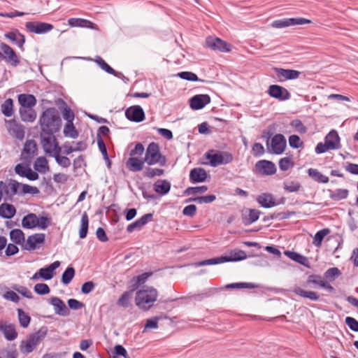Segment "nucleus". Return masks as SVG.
Wrapping results in <instances>:
<instances>
[{
    "label": "nucleus",
    "mask_w": 358,
    "mask_h": 358,
    "mask_svg": "<svg viewBox=\"0 0 358 358\" xmlns=\"http://www.w3.org/2000/svg\"><path fill=\"white\" fill-rule=\"evenodd\" d=\"M41 133L55 134L60 130L62 120L55 108L45 109L39 117Z\"/></svg>",
    "instance_id": "f257e3e1"
},
{
    "label": "nucleus",
    "mask_w": 358,
    "mask_h": 358,
    "mask_svg": "<svg viewBox=\"0 0 358 358\" xmlns=\"http://www.w3.org/2000/svg\"><path fill=\"white\" fill-rule=\"evenodd\" d=\"M157 291L152 287H144L136 292L135 303L136 306L143 310H149L157 299Z\"/></svg>",
    "instance_id": "f03ea898"
},
{
    "label": "nucleus",
    "mask_w": 358,
    "mask_h": 358,
    "mask_svg": "<svg viewBox=\"0 0 358 358\" xmlns=\"http://www.w3.org/2000/svg\"><path fill=\"white\" fill-rule=\"evenodd\" d=\"M48 334V328L41 327L36 332L29 334L27 339L22 341L20 349L23 354L31 353L36 346L45 338Z\"/></svg>",
    "instance_id": "7ed1b4c3"
},
{
    "label": "nucleus",
    "mask_w": 358,
    "mask_h": 358,
    "mask_svg": "<svg viewBox=\"0 0 358 358\" xmlns=\"http://www.w3.org/2000/svg\"><path fill=\"white\" fill-rule=\"evenodd\" d=\"M271 135L272 133L270 131H264L263 134V137L266 138V145L268 152L275 155L282 154L287 146L285 137L281 134H278L273 136L271 141H269Z\"/></svg>",
    "instance_id": "20e7f679"
},
{
    "label": "nucleus",
    "mask_w": 358,
    "mask_h": 358,
    "mask_svg": "<svg viewBox=\"0 0 358 358\" xmlns=\"http://www.w3.org/2000/svg\"><path fill=\"white\" fill-rule=\"evenodd\" d=\"M144 162L148 165L159 164L161 166L166 165V159L161 154L159 145L157 143L152 142L148 145Z\"/></svg>",
    "instance_id": "39448f33"
},
{
    "label": "nucleus",
    "mask_w": 358,
    "mask_h": 358,
    "mask_svg": "<svg viewBox=\"0 0 358 358\" xmlns=\"http://www.w3.org/2000/svg\"><path fill=\"white\" fill-rule=\"evenodd\" d=\"M206 158L209 160L210 165L213 167L222 164H228L232 162L233 155L228 152L216 151L210 150L205 154Z\"/></svg>",
    "instance_id": "423d86ee"
},
{
    "label": "nucleus",
    "mask_w": 358,
    "mask_h": 358,
    "mask_svg": "<svg viewBox=\"0 0 358 358\" xmlns=\"http://www.w3.org/2000/svg\"><path fill=\"white\" fill-rule=\"evenodd\" d=\"M41 144L46 155L52 157L55 153H60L62 148L59 145L54 134H40Z\"/></svg>",
    "instance_id": "0eeeda50"
},
{
    "label": "nucleus",
    "mask_w": 358,
    "mask_h": 358,
    "mask_svg": "<svg viewBox=\"0 0 358 358\" xmlns=\"http://www.w3.org/2000/svg\"><path fill=\"white\" fill-rule=\"evenodd\" d=\"M206 45L207 48L222 52H229L231 50V45L220 38L215 36H208L206 39Z\"/></svg>",
    "instance_id": "6e6552de"
},
{
    "label": "nucleus",
    "mask_w": 358,
    "mask_h": 358,
    "mask_svg": "<svg viewBox=\"0 0 358 358\" xmlns=\"http://www.w3.org/2000/svg\"><path fill=\"white\" fill-rule=\"evenodd\" d=\"M0 184L4 194V200L12 201L15 195H20V182L11 179L8 182L0 181Z\"/></svg>",
    "instance_id": "1a4fd4ad"
},
{
    "label": "nucleus",
    "mask_w": 358,
    "mask_h": 358,
    "mask_svg": "<svg viewBox=\"0 0 358 358\" xmlns=\"http://www.w3.org/2000/svg\"><path fill=\"white\" fill-rule=\"evenodd\" d=\"M45 235L43 233H36L30 235L24 241L22 245V250L33 251L39 248L38 245H42L45 243Z\"/></svg>",
    "instance_id": "9d476101"
},
{
    "label": "nucleus",
    "mask_w": 358,
    "mask_h": 358,
    "mask_svg": "<svg viewBox=\"0 0 358 358\" xmlns=\"http://www.w3.org/2000/svg\"><path fill=\"white\" fill-rule=\"evenodd\" d=\"M26 29L36 34H43L52 31L54 28L53 25L42 22H27L25 24Z\"/></svg>",
    "instance_id": "9b49d317"
},
{
    "label": "nucleus",
    "mask_w": 358,
    "mask_h": 358,
    "mask_svg": "<svg viewBox=\"0 0 358 358\" xmlns=\"http://www.w3.org/2000/svg\"><path fill=\"white\" fill-rule=\"evenodd\" d=\"M311 21L310 20L303 17L284 18L273 21L271 25L274 28L281 29L290 26L308 24Z\"/></svg>",
    "instance_id": "f8f14e48"
},
{
    "label": "nucleus",
    "mask_w": 358,
    "mask_h": 358,
    "mask_svg": "<svg viewBox=\"0 0 358 358\" xmlns=\"http://www.w3.org/2000/svg\"><path fill=\"white\" fill-rule=\"evenodd\" d=\"M268 94L270 96L279 101H286L291 97V94L287 89L278 85H270L268 89Z\"/></svg>",
    "instance_id": "ddd939ff"
},
{
    "label": "nucleus",
    "mask_w": 358,
    "mask_h": 358,
    "mask_svg": "<svg viewBox=\"0 0 358 358\" xmlns=\"http://www.w3.org/2000/svg\"><path fill=\"white\" fill-rule=\"evenodd\" d=\"M273 71L276 75L277 79L280 82H283L287 80H295L301 75L300 71L293 69L274 68Z\"/></svg>",
    "instance_id": "4468645a"
},
{
    "label": "nucleus",
    "mask_w": 358,
    "mask_h": 358,
    "mask_svg": "<svg viewBox=\"0 0 358 358\" xmlns=\"http://www.w3.org/2000/svg\"><path fill=\"white\" fill-rule=\"evenodd\" d=\"M0 331L7 341H14L17 337L15 325L0 319Z\"/></svg>",
    "instance_id": "2eb2a0df"
},
{
    "label": "nucleus",
    "mask_w": 358,
    "mask_h": 358,
    "mask_svg": "<svg viewBox=\"0 0 358 358\" xmlns=\"http://www.w3.org/2000/svg\"><path fill=\"white\" fill-rule=\"evenodd\" d=\"M126 117L135 122H142L145 119V113L140 106H133L125 111Z\"/></svg>",
    "instance_id": "dca6fc26"
},
{
    "label": "nucleus",
    "mask_w": 358,
    "mask_h": 358,
    "mask_svg": "<svg viewBox=\"0 0 358 358\" xmlns=\"http://www.w3.org/2000/svg\"><path fill=\"white\" fill-rule=\"evenodd\" d=\"M258 172L262 175L271 176L276 172V167L273 162L267 160H260L255 164Z\"/></svg>",
    "instance_id": "f3484780"
},
{
    "label": "nucleus",
    "mask_w": 358,
    "mask_h": 358,
    "mask_svg": "<svg viewBox=\"0 0 358 358\" xmlns=\"http://www.w3.org/2000/svg\"><path fill=\"white\" fill-rule=\"evenodd\" d=\"M49 303L54 307L55 313L61 316H66L69 310L64 302L57 296H53L49 299Z\"/></svg>",
    "instance_id": "a211bd4d"
},
{
    "label": "nucleus",
    "mask_w": 358,
    "mask_h": 358,
    "mask_svg": "<svg viewBox=\"0 0 358 358\" xmlns=\"http://www.w3.org/2000/svg\"><path fill=\"white\" fill-rule=\"evenodd\" d=\"M8 123L9 124V134L18 140H22L25 134L24 126L17 123L15 120H8Z\"/></svg>",
    "instance_id": "6ab92c4d"
},
{
    "label": "nucleus",
    "mask_w": 358,
    "mask_h": 358,
    "mask_svg": "<svg viewBox=\"0 0 358 358\" xmlns=\"http://www.w3.org/2000/svg\"><path fill=\"white\" fill-rule=\"evenodd\" d=\"M210 102L208 94H197L190 99V107L194 110L203 108Z\"/></svg>",
    "instance_id": "aec40b11"
},
{
    "label": "nucleus",
    "mask_w": 358,
    "mask_h": 358,
    "mask_svg": "<svg viewBox=\"0 0 358 358\" xmlns=\"http://www.w3.org/2000/svg\"><path fill=\"white\" fill-rule=\"evenodd\" d=\"M0 48L5 55V58H6L7 61L13 66H16L20 64V60L15 52L8 45L1 43Z\"/></svg>",
    "instance_id": "412c9836"
},
{
    "label": "nucleus",
    "mask_w": 358,
    "mask_h": 358,
    "mask_svg": "<svg viewBox=\"0 0 358 358\" xmlns=\"http://www.w3.org/2000/svg\"><path fill=\"white\" fill-rule=\"evenodd\" d=\"M257 201L263 208H269L275 206L278 203L275 201L273 195L270 193H262L257 198Z\"/></svg>",
    "instance_id": "4be33fe9"
},
{
    "label": "nucleus",
    "mask_w": 358,
    "mask_h": 358,
    "mask_svg": "<svg viewBox=\"0 0 358 358\" xmlns=\"http://www.w3.org/2000/svg\"><path fill=\"white\" fill-rule=\"evenodd\" d=\"M206 178L207 173L202 168H194L190 171L189 180L192 183L203 182Z\"/></svg>",
    "instance_id": "5701e85b"
},
{
    "label": "nucleus",
    "mask_w": 358,
    "mask_h": 358,
    "mask_svg": "<svg viewBox=\"0 0 358 358\" xmlns=\"http://www.w3.org/2000/svg\"><path fill=\"white\" fill-rule=\"evenodd\" d=\"M324 141L331 150L340 148V137L335 130H331L325 137Z\"/></svg>",
    "instance_id": "b1692460"
},
{
    "label": "nucleus",
    "mask_w": 358,
    "mask_h": 358,
    "mask_svg": "<svg viewBox=\"0 0 358 358\" xmlns=\"http://www.w3.org/2000/svg\"><path fill=\"white\" fill-rule=\"evenodd\" d=\"M60 266L59 261L54 262L48 266L40 268V275L41 278L45 280H49L54 276V271Z\"/></svg>",
    "instance_id": "393cba45"
},
{
    "label": "nucleus",
    "mask_w": 358,
    "mask_h": 358,
    "mask_svg": "<svg viewBox=\"0 0 358 358\" xmlns=\"http://www.w3.org/2000/svg\"><path fill=\"white\" fill-rule=\"evenodd\" d=\"M87 144L83 141L73 142V145L65 143L63 145L64 153L66 155L76 151H83L86 149Z\"/></svg>",
    "instance_id": "a878e982"
},
{
    "label": "nucleus",
    "mask_w": 358,
    "mask_h": 358,
    "mask_svg": "<svg viewBox=\"0 0 358 358\" xmlns=\"http://www.w3.org/2000/svg\"><path fill=\"white\" fill-rule=\"evenodd\" d=\"M145 162L144 160L131 156L126 162V167L130 171L138 172L143 169Z\"/></svg>",
    "instance_id": "bb28decb"
},
{
    "label": "nucleus",
    "mask_w": 358,
    "mask_h": 358,
    "mask_svg": "<svg viewBox=\"0 0 358 358\" xmlns=\"http://www.w3.org/2000/svg\"><path fill=\"white\" fill-rule=\"evenodd\" d=\"M5 37L10 41L15 43L20 48H22L25 43L24 36L18 30L6 33Z\"/></svg>",
    "instance_id": "cd10ccee"
},
{
    "label": "nucleus",
    "mask_w": 358,
    "mask_h": 358,
    "mask_svg": "<svg viewBox=\"0 0 358 358\" xmlns=\"http://www.w3.org/2000/svg\"><path fill=\"white\" fill-rule=\"evenodd\" d=\"M38 217L34 213H29L22 220V226L24 229H34L37 227Z\"/></svg>",
    "instance_id": "c85d7f7f"
},
{
    "label": "nucleus",
    "mask_w": 358,
    "mask_h": 358,
    "mask_svg": "<svg viewBox=\"0 0 358 358\" xmlns=\"http://www.w3.org/2000/svg\"><path fill=\"white\" fill-rule=\"evenodd\" d=\"M21 108H32L36 104V99L32 94H21L18 96Z\"/></svg>",
    "instance_id": "c756f323"
},
{
    "label": "nucleus",
    "mask_w": 358,
    "mask_h": 358,
    "mask_svg": "<svg viewBox=\"0 0 358 358\" xmlns=\"http://www.w3.org/2000/svg\"><path fill=\"white\" fill-rule=\"evenodd\" d=\"M16 213V209L12 204L4 203L0 205V216L3 218L10 219Z\"/></svg>",
    "instance_id": "7c9ffc66"
},
{
    "label": "nucleus",
    "mask_w": 358,
    "mask_h": 358,
    "mask_svg": "<svg viewBox=\"0 0 358 358\" xmlns=\"http://www.w3.org/2000/svg\"><path fill=\"white\" fill-rule=\"evenodd\" d=\"M20 115L23 122H32L36 118V113L31 108H21Z\"/></svg>",
    "instance_id": "2f4dec72"
},
{
    "label": "nucleus",
    "mask_w": 358,
    "mask_h": 358,
    "mask_svg": "<svg viewBox=\"0 0 358 358\" xmlns=\"http://www.w3.org/2000/svg\"><path fill=\"white\" fill-rule=\"evenodd\" d=\"M68 23L71 27H79L94 29V24L85 19L72 17L69 19Z\"/></svg>",
    "instance_id": "473e14b6"
},
{
    "label": "nucleus",
    "mask_w": 358,
    "mask_h": 358,
    "mask_svg": "<svg viewBox=\"0 0 358 358\" xmlns=\"http://www.w3.org/2000/svg\"><path fill=\"white\" fill-rule=\"evenodd\" d=\"M10 238L15 244L20 245L22 248L24 243L25 236L24 232L19 229H15L10 231Z\"/></svg>",
    "instance_id": "72a5a7b5"
},
{
    "label": "nucleus",
    "mask_w": 358,
    "mask_h": 358,
    "mask_svg": "<svg viewBox=\"0 0 358 358\" xmlns=\"http://www.w3.org/2000/svg\"><path fill=\"white\" fill-rule=\"evenodd\" d=\"M224 262H238L247 258L246 253L241 250H234L230 252L229 256H224Z\"/></svg>",
    "instance_id": "f704fd0d"
},
{
    "label": "nucleus",
    "mask_w": 358,
    "mask_h": 358,
    "mask_svg": "<svg viewBox=\"0 0 358 358\" xmlns=\"http://www.w3.org/2000/svg\"><path fill=\"white\" fill-rule=\"evenodd\" d=\"M34 168L36 171L41 173H45L50 169L48 162L45 157H38L34 164Z\"/></svg>",
    "instance_id": "c9c22d12"
},
{
    "label": "nucleus",
    "mask_w": 358,
    "mask_h": 358,
    "mask_svg": "<svg viewBox=\"0 0 358 358\" xmlns=\"http://www.w3.org/2000/svg\"><path fill=\"white\" fill-rule=\"evenodd\" d=\"M171 189V184L167 180H159L154 184V190L162 195L166 194Z\"/></svg>",
    "instance_id": "e433bc0d"
},
{
    "label": "nucleus",
    "mask_w": 358,
    "mask_h": 358,
    "mask_svg": "<svg viewBox=\"0 0 358 358\" xmlns=\"http://www.w3.org/2000/svg\"><path fill=\"white\" fill-rule=\"evenodd\" d=\"M23 152L27 154L29 157H32L37 155V144L34 140H28L24 145Z\"/></svg>",
    "instance_id": "4c0bfd02"
},
{
    "label": "nucleus",
    "mask_w": 358,
    "mask_h": 358,
    "mask_svg": "<svg viewBox=\"0 0 358 358\" xmlns=\"http://www.w3.org/2000/svg\"><path fill=\"white\" fill-rule=\"evenodd\" d=\"M308 173L315 181L320 183H327L329 178L322 174L317 169L310 168L308 170Z\"/></svg>",
    "instance_id": "58836bf2"
},
{
    "label": "nucleus",
    "mask_w": 358,
    "mask_h": 358,
    "mask_svg": "<svg viewBox=\"0 0 358 358\" xmlns=\"http://www.w3.org/2000/svg\"><path fill=\"white\" fill-rule=\"evenodd\" d=\"M294 292L299 296L307 298L313 301H316L319 299V295L317 293L313 291H306L300 287H296L294 289Z\"/></svg>",
    "instance_id": "ea45409f"
},
{
    "label": "nucleus",
    "mask_w": 358,
    "mask_h": 358,
    "mask_svg": "<svg viewBox=\"0 0 358 358\" xmlns=\"http://www.w3.org/2000/svg\"><path fill=\"white\" fill-rule=\"evenodd\" d=\"M134 289L124 292L117 301V304L123 308H128L130 306V301L133 296Z\"/></svg>",
    "instance_id": "a19ab883"
},
{
    "label": "nucleus",
    "mask_w": 358,
    "mask_h": 358,
    "mask_svg": "<svg viewBox=\"0 0 358 358\" xmlns=\"http://www.w3.org/2000/svg\"><path fill=\"white\" fill-rule=\"evenodd\" d=\"M1 113L6 117H11L13 115V100L10 98L7 99L1 106Z\"/></svg>",
    "instance_id": "79ce46f5"
},
{
    "label": "nucleus",
    "mask_w": 358,
    "mask_h": 358,
    "mask_svg": "<svg viewBox=\"0 0 358 358\" xmlns=\"http://www.w3.org/2000/svg\"><path fill=\"white\" fill-rule=\"evenodd\" d=\"M89 224V218L87 214L85 212L81 217V224L79 230V236L80 238H85L87 236Z\"/></svg>",
    "instance_id": "37998d69"
},
{
    "label": "nucleus",
    "mask_w": 358,
    "mask_h": 358,
    "mask_svg": "<svg viewBox=\"0 0 358 358\" xmlns=\"http://www.w3.org/2000/svg\"><path fill=\"white\" fill-rule=\"evenodd\" d=\"M283 188L288 192H297L301 188V185L296 180L285 181L283 182Z\"/></svg>",
    "instance_id": "c03bdc74"
},
{
    "label": "nucleus",
    "mask_w": 358,
    "mask_h": 358,
    "mask_svg": "<svg viewBox=\"0 0 358 358\" xmlns=\"http://www.w3.org/2000/svg\"><path fill=\"white\" fill-rule=\"evenodd\" d=\"M40 192L36 187H33L27 184L20 182V196H24L27 194L32 195L38 194Z\"/></svg>",
    "instance_id": "a18cd8bd"
},
{
    "label": "nucleus",
    "mask_w": 358,
    "mask_h": 358,
    "mask_svg": "<svg viewBox=\"0 0 358 358\" xmlns=\"http://www.w3.org/2000/svg\"><path fill=\"white\" fill-rule=\"evenodd\" d=\"M224 262H224V256H221V257L196 262L194 264V265L196 267H199V266H207V265L218 264H222V263H224Z\"/></svg>",
    "instance_id": "49530a36"
},
{
    "label": "nucleus",
    "mask_w": 358,
    "mask_h": 358,
    "mask_svg": "<svg viewBox=\"0 0 358 358\" xmlns=\"http://www.w3.org/2000/svg\"><path fill=\"white\" fill-rule=\"evenodd\" d=\"M330 232V230L329 229H323L322 230H320L317 231L314 238L313 243L316 247H320L322 244V242L324 239V238Z\"/></svg>",
    "instance_id": "de8ad7c7"
},
{
    "label": "nucleus",
    "mask_w": 358,
    "mask_h": 358,
    "mask_svg": "<svg viewBox=\"0 0 358 358\" xmlns=\"http://www.w3.org/2000/svg\"><path fill=\"white\" fill-rule=\"evenodd\" d=\"M64 134L65 136L71 137L72 138L78 137V133L76 130L73 122H66L64 128Z\"/></svg>",
    "instance_id": "09e8293b"
},
{
    "label": "nucleus",
    "mask_w": 358,
    "mask_h": 358,
    "mask_svg": "<svg viewBox=\"0 0 358 358\" xmlns=\"http://www.w3.org/2000/svg\"><path fill=\"white\" fill-rule=\"evenodd\" d=\"M348 196V190L346 189H337L330 194V198L335 201L346 199Z\"/></svg>",
    "instance_id": "8fccbe9b"
},
{
    "label": "nucleus",
    "mask_w": 358,
    "mask_h": 358,
    "mask_svg": "<svg viewBox=\"0 0 358 358\" xmlns=\"http://www.w3.org/2000/svg\"><path fill=\"white\" fill-rule=\"evenodd\" d=\"M17 316L20 324L23 328H27L31 321V317L25 313L22 309L17 310Z\"/></svg>",
    "instance_id": "3c124183"
},
{
    "label": "nucleus",
    "mask_w": 358,
    "mask_h": 358,
    "mask_svg": "<svg viewBox=\"0 0 358 358\" xmlns=\"http://www.w3.org/2000/svg\"><path fill=\"white\" fill-rule=\"evenodd\" d=\"M75 275V269L69 266L63 273L62 276V282L64 285L69 284Z\"/></svg>",
    "instance_id": "603ef678"
},
{
    "label": "nucleus",
    "mask_w": 358,
    "mask_h": 358,
    "mask_svg": "<svg viewBox=\"0 0 358 358\" xmlns=\"http://www.w3.org/2000/svg\"><path fill=\"white\" fill-rule=\"evenodd\" d=\"M257 286L251 282H235L226 285L227 289H253Z\"/></svg>",
    "instance_id": "864d4df0"
},
{
    "label": "nucleus",
    "mask_w": 358,
    "mask_h": 358,
    "mask_svg": "<svg viewBox=\"0 0 358 358\" xmlns=\"http://www.w3.org/2000/svg\"><path fill=\"white\" fill-rule=\"evenodd\" d=\"M285 255L286 256H287L289 259H291L292 260H294L296 262H298L301 264H303L304 265L305 264V262L307 260L306 259V257H305L304 256L296 252H292V251H285Z\"/></svg>",
    "instance_id": "5fc2aeb1"
},
{
    "label": "nucleus",
    "mask_w": 358,
    "mask_h": 358,
    "mask_svg": "<svg viewBox=\"0 0 358 358\" xmlns=\"http://www.w3.org/2000/svg\"><path fill=\"white\" fill-rule=\"evenodd\" d=\"M60 153H55L52 157H55L57 163L63 168H68L71 166V160L66 156H60Z\"/></svg>",
    "instance_id": "6e6d98bb"
},
{
    "label": "nucleus",
    "mask_w": 358,
    "mask_h": 358,
    "mask_svg": "<svg viewBox=\"0 0 358 358\" xmlns=\"http://www.w3.org/2000/svg\"><path fill=\"white\" fill-rule=\"evenodd\" d=\"M208 190V187L206 185L198 187H190L185 190V195L203 194Z\"/></svg>",
    "instance_id": "4d7b16f0"
},
{
    "label": "nucleus",
    "mask_w": 358,
    "mask_h": 358,
    "mask_svg": "<svg viewBox=\"0 0 358 358\" xmlns=\"http://www.w3.org/2000/svg\"><path fill=\"white\" fill-rule=\"evenodd\" d=\"M259 210L256 209H250L248 217L244 221L245 224L248 225L256 222L259 217Z\"/></svg>",
    "instance_id": "13d9d810"
},
{
    "label": "nucleus",
    "mask_w": 358,
    "mask_h": 358,
    "mask_svg": "<svg viewBox=\"0 0 358 358\" xmlns=\"http://www.w3.org/2000/svg\"><path fill=\"white\" fill-rule=\"evenodd\" d=\"M164 170L161 169H153V168H147L143 172V175L147 178H154L155 176H160L164 174Z\"/></svg>",
    "instance_id": "bf43d9fd"
},
{
    "label": "nucleus",
    "mask_w": 358,
    "mask_h": 358,
    "mask_svg": "<svg viewBox=\"0 0 358 358\" xmlns=\"http://www.w3.org/2000/svg\"><path fill=\"white\" fill-rule=\"evenodd\" d=\"M279 168L280 170L285 171L294 166L291 157H283L279 160Z\"/></svg>",
    "instance_id": "052dcab7"
},
{
    "label": "nucleus",
    "mask_w": 358,
    "mask_h": 358,
    "mask_svg": "<svg viewBox=\"0 0 358 358\" xmlns=\"http://www.w3.org/2000/svg\"><path fill=\"white\" fill-rule=\"evenodd\" d=\"M95 61L99 66L106 73L109 74L115 73V71L112 67H110L101 57H97Z\"/></svg>",
    "instance_id": "680f3d73"
},
{
    "label": "nucleus",
    "mask_w": 358,
    "mask_h": 358,
    "mask_svg": "<svg viewBox=\"0 0 358 358\" xmlns=\"http://www.w3.org/2000/svg\"><path fill=\"white\" fill-rule=\"evenodd\" d=\"M289 144L291 148H299L303 147V142L301 140L299 136L294 134L289 137Z\"/></svg>",
    "instance_id": "e2e57ef3"
},
{
    "label": "nucleus",
    "mask_w": 358,
    "mask_h": 358,
    "mask_svg": "<svg viewBox=\"0 0 358 358\" xmlns=\"http://www.w3.org/2000/svg\"><path fill=\"white\" fill-rule=\"evenodd\" d=\"M34 292L40 295L48 294L50 292V289L47 284L38 283L34 286Z\"/></svg>",
    "instance_id": "0e129e2a"
},
{
    "label": "nucleus",
    "mask_w": 358,
    "mask_h": 358,
    "mask_svg": "<svg viewBox=\"0 0 358 358\" xmlns=\"http://www.w3.org/2000/svg\"><path fill=\"white\" fill-rule=\"evenodd\" d=\"M178 76L180 77V78H182L183 80H189V81H198L199 80L198 76L195 73H194L192 72H189V71H182V72L178 73Z\"/></svg>",
    "instance_id": "69168bd1"
},
{
    "label": "nucleus",
    "mask_w": 358,
    "mask_h": 358,
    "mask_svg": "<svg viewBox=\"0 0 358 358\" xmlns=\"http://www.w3.org/2000/svg\"><path fill=\"white\" fill-rule=\"evenodd\" d=\"M290 125L301 134H305L307 131L306 127L303 125L300 120L296 119L292 120Z\"/></svg>",
    "instance_id": "338daca9"
},
{
    "label": "nucleus",
    "mask_w": 358,
    "mask_h": 358,
    "mask_svg": "<svg viewBox=\"0 0 358 358\" xmlns=\"http://www.w3.org/2000/svg\"><path fill=\"white\" fill-rule=\"evenodd\" d=\"M345 324L353 331H358V321L352 317H347L345 320Z\"/></svg>",
    "instance_id": "774afa93"
}]
</instances>
